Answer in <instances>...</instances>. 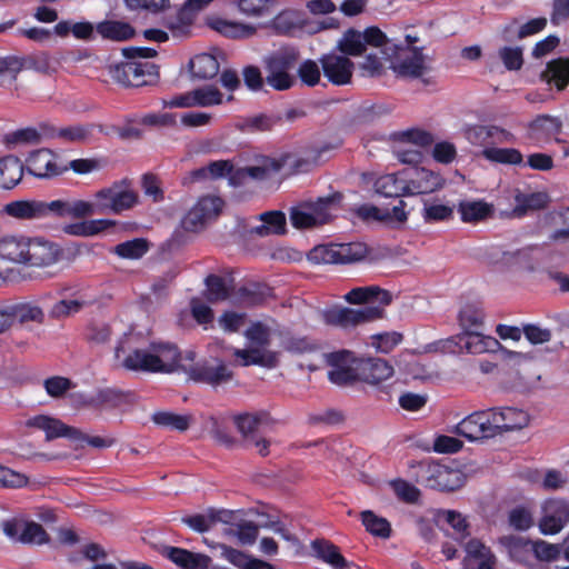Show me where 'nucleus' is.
I'll list each match as a JSON object with an SVG mask.
<instances>
[{
  "label": "nucleus",
  "instance_id": "nucleus-58",
  "mask_svg": "<svg viewBox=\"0 0 569 569\" xmlns=\"http://www.w3.org/2000/svg\"><path fill=\"white\" fill-rule=\"evenodd\" d=\"M390 487L392 488L396 497L406 503H417L420 499L421 492L420 490L405 479H395L390 481Z\"/></svg>",
  "mask_w": 569,
  "mask_h": 569
},
{
  "label": "nucleus",
  "instance_id": "nucleus-17",
  "mask_svg": "<svg viewBox=\"0 0 569 569\" xmlns=\"http://www.w3.org/2000/svg\"><path fill=\"white\" fill-rule=\"evenodd\" d=\"M358 379L369 385H379L380 382L393 376V367L381 358H361L356 361Z\"/></svg>",
  "mask_w": 569,
  "mask_h": 569
},
{
  "label": "nucleus",
  "instance_id": "nucleus-5",
  "mask_svg": "<svg viewBox=\"0 0 569 569\" xmlns=\"http://www.w3.org/2000/svg\"><path fill=\"white\" fill-rule=\"evenodd\" d=\"M299 59V52L295 49H286L273 52L264 60L267 71L266 82L277 91H284L293 87L296 80L292 70Z\"/></svg>",
  "mask_w": 569,
  "mask_h": 569
},
{
  "label": "nucleus",
  "instance_id": "nucleus-40",
  "mask_svg": "<svg viewBox=\"0 0 569 569\" xmlns=\"http://www.w3.org/2000/svg\"><path fill=\"white\" fill-rule=\"evenodd\" d=\"M220 64L210 53H200L190 60L191 76L199 80H210L218 76Z\"/></svg>",
  "mask_w": 569,
  "mask_h": 569
},
{
  "label": "nucleus",
  "instance_id": "nucleus-37",
  "mask_svg": "<svg viewBox=\"0 0 569 569\" xmlns=\"http://www.w3.org/2000/svg\"><path fill=\"white\" fill-rule=\"evenodd\" d=\"M261 224L251 229V233L259 237L269 234H284L287 231L286 214L279 210L263 212L259 216Z\"/></svg>",
  "mask_w": 569,
  "mask_h": 569
},
{
  "label": "nucleus",
  "instance_id": "nucleus-12",
  "mask_svg": "<svg viewBox=\"0 0 569 569\" xmlns=\"http://www.w3.org/2000/svg\"><path fill=\"white\" fill-rule=\"evenodd\" d=\"M325 78L333 86L342 87L352 82L355 63L342 54L327 53L319 59Z\"/></svg>",
  "mask_w": 569,
  "mask_h": 569
},
{
  "label": "nucleus",
  "instance_id": "nucleus-26",
  "mask_svg": "<svg viewBox=\"0 0 569 569\" xmlns=\"http://www.w3.org/2000/svg\"><path fill=\"white\" fill-rule=\"evenodd\" d=\"M375 191L385 198H401L409 196L405 169L396 173H388L375 181Z\"/></svg>",
  "mask_w": 569,
  "mask_h": 569
},
{
  "label": "nucleus",
  "instance_id": "nucleus-7",
  "mask_svg": "<svg viewBox=\"0 0 569 569\" xmlns=\"http://www.w3.org/2000/svg\"><path fill=\"white\" fill-rule=\"evenodd\" d=\"M491 408L473 411L458 422L452 432L471 442H479L498 436V425L493 423Z\"/></svg>",
  "mask_w": 569,
  "mask_h": 569
},
{
  "label": "nucleus",
  "instance_id": "nucleus-33",
  "mask_svg": "<svg viewBox=\"0 0 569 569\" xmlns=\"http://www.w3.org/2000/svg\"><path fill=\"white\" fill-rule=\"evenodd\" d=\"M150 347L160 361L158 366H160L161 369H159L158 372L170 373L180 367L181 352L177 345L164 341H152L150 342Z\"/></svg>",
  "mask_w": 569,
  "mask_h": 569
},
{
  "label": "nucleus",
  "instance_id": "nucleus-1",
  "mask_svg": "<svg viewBox=\"0 0 569 569\" xmlns=\"http://www.w3.org/2000/svg\"><path fill=\"white\" fill-rule=\"evenodd\" d=\"M412 468L416 469V481L432 490L442 492L455 491L460 489L466 481L465 473L459 469L430 459L421 460L417 466H412Z\"/></svg>",
  "mask_w": 569,
  "mask_h": 569
},
{
  "label": "nucleus",
  "instance_id": "nucleus-14",
  "mask_svg": "<svg viewBox=\"0 0 569 569\" xmlns=\"http://www.w3.org/2000/svg\"><path fill=\"white\" fill-rule=\"evenodd\" d=\"M562 131V121L559 117L538 114L527 124V136L537 146L556 141L562 142L558 136Z\"/></svg>",
  "mask_w": 569,
  "mask_h": 569
},
{
  "label": "nucleus",
  "instance_id": "nucleus-15",
  "mask_svg": "<svg viewBox=\"0 0 569 569\" xmlns=\"http://www.w3.org/2000/svg\"><path fill=\"white\" fill-rule=\"evenodd\" d=\"M409 196L429 194L440 190L446 180L432 170L413 167L405 169Z\"/></svg>",
  "mask_w": 569,
  "mask_h": 569
},
{
  "label": "nucleus",
  "instance_id": "nucleus-32",
  "mask_svg": "<svg viewBox=\"0 0 569 569\" xmlns=\"http://www.w3.org/2000/svg\"><path fill=\"white\" fill-rule=\"evenodd\" d=\"M233 356L242 367L260 366L272 369L279 363L278 355L274 351L261 350L260 348L236 349Z\"/></svg>",
  "mask_w": 569,
  "mask_h": 569
},
{
  "label": "nucleus",
  "instance_id": "nucleus-51",
  "mask_svg": "<svg viewBox=\"0 0 569 569\" xmlns=\"http://www.w3.org/2000/svg\"><path fill=\"white\" fill-rule=\"evenodd\" d=\"M227 536L237 537L242 545H252L257 540L259 527L248 520H240L232 523V527L224 529Z\"/></svg>",
  "mask_w": 569,
  "mask_h": 569
},
{
  "label": "nucleus",
  "instance_id": "nucleus-35",
  "mask_svg": "<svg viewBox=\"0 0 569 569\" xmlns=\"http://www.w3.org/2000/svg\"><path fill=\"white\" fill-rule=\"evenodd\" d=\"M27 243L28 238L23 236L6 234L0 237V258L24 264Z\"/></svg>",
  "mask_w": 569,
  "mask_h": 569
},
{
  "label": "nucleus",
  "instance_id": "nucleus-9",
  "mask_svg": "<svg viewBox=\"0 0 569 569\" xmlns=\"http://www.w3.org/2000/svg\"><path fill=\"white\" fill-rule=\"evenodd\" d=\"M28 173L38 179H52L67 172L64 162L49 148L33 150L26 159Z\"/></svg>",
  "mask_w": 569,
  "mask_h": 569
},
{
  "label": "nucleus",
  "instance_id": "nucleus-31",
  "mask_svg": "<svg viewBox=\"0 0 569 569\" xmlns=\"http://www.w3.org/2000/svg\"><path fill=\"white\" fill-rule=\"evenodd\" d=\"M541 79L558 91H563L569 86V56L548 61Z\"/></svg>",
  "mask_w": 569,
  "mask_h": 569
},
{
  "label": "nucleus",
  "instance_id": "nucleus-27",
  "mask_svg": "<svg viewBox=\"0 0 569 569\" xmlns=\"http://www.w3.org/2000/svg\"><path fill=\"white\" fill-rule=\"evenodd\" d=\"M96 32L107 41L124 42L134 38V27L122 20L104 19L96 24Z\"/></svg>",
  "mask_w": 569,
  "mask_h": 569
},
{
  "label": "nucleus",
  "instance_id": "nucleus-59",
  "mask_svg": "<svg viewBox=\"0 0 569 569\" xmlns=\"http://www.w3.org/2000/svg\"><path fill=\"white\" fill-rule=\"evenodd\" d=\"M268 290V287L260 284L244 286L239 289L238 297L247 307L260 306L264 302Z\"/></svg>",
  "mask_w": 569,
  "mask_h": 569
},
{
  "label": "nucleus",
  "instance_id": "nucleus-60",
  "mask_svg": "<svg viewBox=\"0 0 569 569\" xmlns=\"http://www.w3.org/2000/svg\"><path fill=\"white\" fill-rule=\"evenodd\" d=\"M498 58L508 71H518L523 66V51L520 47H501L498 50Z\"/></svg>",
  "mask_w": 569,
  "mask_h": 569
},
{
  "label": "nucleus",
  "instance_id": "nucleus-49",
  "mask_svg": "<svg viewBox=\"0 0 569 569\" xmlns=\"http://www.w3.org/2000/svg\"><path fill=\"white\" fill-rule=\"evenodd\" d=\"M207 288V299L210 302L224 301L230 297L231 287L227 283L226 279L218 274H209L204 279Z\"/></svg>",
  "mask_w": 569,
  "mask_h": 569
},
{
  "label": "nucleus",
  "instance_id": "nucleus-20",
  "mask_svg": "<svg viewBox=\"0 0 569 569\" xmlns=\"http://www.w3.org/2000/svg\"><path fill=\"white\" fill-rule=\"evenodd\" d=\"M466 556L462 569H496L497 558L492 550L477 538L470 539L465 547Z\"/></svg>",
  "mask_w": 569,
  "mask_h": 569
},
{
  "label": "nucleus",
  "instance_id": "nucleus-47",
  "mask_svg": "<svg viewBox=\"0 0 569 569\" xmlns=\"http://www.w3.org/2000/svg\"><path fill=\"white\" fill-rule=\"evenodd\" d=\"M485 312L479 303L469 302L459 311V325L465 330L480 329L483 325Z\"/></svg>",
  "mask_w": 569,
  "mask_h": 569
},
{
  "label": "nucleus",
  "instance_id": "nucleus-52",
  "mask_svg": "<svg viewBox=\"0 0 569 569\" xmlns=\"http://www.w3.org/2000/svg\"><path fill=\"white\" fill-rule=\"evenodd\" d=\"M149 250V242L143 238H136L116 246L114 252L124 259H139Z\"/></svg>",
  "mask_w": 569,
  "mask_h": 569
},
{
  "label": "nucleus",
  "instance_id": "nucleus-41",
  "mask_svg": "<svg viewBox=\"0 0 569 569\" xmlns=\"http://www.w3.org/2000/svg\"><path fill=\"white\" fill-rule=\"evenodd\" d=\"M111 337V326L101 319L90 320L83 329V339L91 347L104 346Z\"/></svg>",
  "mask_w": 569,
  "mask_h": 569
},
{
  "label": "nucleus",
  "instance_id": "nucleus-6",
  "mask_svg": "<svg viewBox=\"0 0 569 569\" xmlns=\"http://www.w3.org/2000/svg\"><path fill=\"white\" fill-rule=\"evenodd\" d=\"M367 254V248L360 242L319 244L308 253L313 263H350Z\"/></svg>",
  "mask_w": 569,
  "mask_h": 569
},
{
  "label": "nucleus",
  "instance_id": "nucleus-13",
  "mask_svg": "<svg viewBox=\"0 0 569 569\" xmlns=\"http://www.w3.org/2000/svg\"><path fill=\"white\" fill-rule=\"evenodd\" d=\"M61 248L43 238H28L24 264L30 267H49L61 259Z\"/></svg>",
  "mask_w": 569,
  "mask_h": 569
},
{
  "label": "nucleus",
  "instance_id": "nucleus-28",
  "mask_svg": "<svg viewBox=\"0 0 569 569\" xmlns=\"http://www.w3.org/2000/svg\"><path fill=\"white\" fill-rule=\"evenodd\" d=\"M10 328L13 327L14 322L21 326L29 322L42 325L46 316L43 310L36 303L32 302H18L6 306Z\"/></svg>",
  "mask_w": 569,
  "mask_h": 569
},
{
  "label": "nucleus",
  "instance_id": "nucleus-42",
  "mask_svg": "<svg viewBox=\"0 0 569 569\" xmlns=\"http://www.w3.org/2000/svg\"><path fill=\"white\" fill-rule=\"evenodd\" d=\"M116 226V221L109 219H96L71 223L64 227V232L78 237H92Z\"/></svg>",
  "mask_w": 569,
  "mask_h": 569
},
{
  "label": "nucleus",
  "instance_id": "nucleus-56",
  "mask_svg": "<svg viewBox=\"0 0 569 569\" xmlns=\"http://www.w3.org/2000/svg\"><path fill=\"white\" fill-rule=\"evenodd\" d=\"M194 107H212L223 102V94L216 86H204L193 90Z\"/></svg>",
  "mask_w": 569,
  "mask_h": 569
},
{
  "label": "nucleus",
  "instance_id": "nucleus-18",
  "mask_svg": "<svg viewBox=\"0 0 569 569\" xmlns=\"http://www.w3.org/2000/svg\"><path fill=\"white\" fill-rule=\"evenodd\" d=\"M27 426L44 431L48 441L62 437L73 441L77 437L82 436V431L78 428L70 427L57 418L44 415L30 418Z\"/></svg>",
  "mask_w": 569,
  "mask_h": 569
},
{
  "label": "nucleus",
  "instance_id": "nucleus-62",
  "mask_svg": "<svg viewBox=\"0 0 569 569\" xmlns=\"http://www.w3.org/2000/svg\"><path fill=\"white\" fill-rule=\"evenodd\" d=\"M537 249L538 246H528L512 252H503V260L519 264L527 270H533L536 259L532 253Z\"/></svg>",
  "mask_w": 569,
  "mask_h": 569
},
{
  "label": "nucleus",
  "instance_id": "nucleus-3",
  "mask_svg": "<svg viewBox=\"0 0 569 569\" xmlns=\"http://www.w3.org/2000/svg\"><path fill=\"white\" fill-rule=\"evenodd\" d=\"M93 198L98 207V214H119L132 209L138 203V193L131 188V181L128 178L98 190Z\"/></svg>",
  "mask_w": 569,
  "mask_h": 569
},
{
  "label": "nucleus",
  "instance_id": "nucleus-34",
  "mask_svg": "<svg viewBox=\"0 0 569 569\" xmlns=\"http://www.w3.org/2000/svg\"><path fill=\"white\" fill-rule=\"evenodd\" d=\"M282 120L283 117L279 113H258L241 119L237 128L243 133L266 132L281 124Z\"/></svg>",
  "mask_w": 569,
  "mask_h": 569
},
{
  "label": "nucleus",
  "instance_id": "nucleus-57",
  "mask_svg": "<svg viewBox=\"0 0 569 569\" xmlns=\"http://www.w3.org/2000/svg\"><path fill=\"white\" fill-rule=\"evenodd\" d=\"M321 70L317 61L306 59L299 64L297 76L302 84L313 88L320 83Z\"/></svg>",
  "mask_w": 569,
  "mask_h": 569
},
{
  "label": "nucleus",
  "instance_id": "nucleus-46",
  "mask_svg": "<svg viewBox=\"0 0 569 569\" xmlns=\"http://www.w3.org/2000/svg\"><path fill=\"white\" fill-rule=\"evenodd\" d=\"M482 156L488 161L500 164L517 166L523 161L522 153L516 148L487 147L482 150Z\"/></svg>",
  "mask_w": 569,
  "mask_h": 569
},
{
  "label": "nucleus",
  "instance_id": "nucleus-29",
  "mask_svg": "<svg viewBox=\"0 0 569 569\" xmlns=\"http://www.w3.org/2000/svg\"><path fill=\"white\" fill-rule=\"evenodd\" d=\"M271 422L272 418L267 411L243 413L234 417V425L247 442L254 440L261 427L269 426Z\"/></svg>",
  "mask_w": 569,
  "mask_h": 569
},
{
  "label": "nucleus",
  "instance_id": "nucleus-63",
  "mask_svg": "<svg viewBox=\"0 0 569 569\" xmlns=\"http://www.w3.org/2000/svg\"><path fill=\"white\" fill-rule=\"evenodd\" d=\"M94 396V410L104 407L116 408L123 401V393L112 388L98 389Z\"/></svg>",
  "mask_w": 569,
  "mask_h": 569
},
{
  "label": "nucleus",
  "instance_id": "nucleus-39",
  "mask_svg": "<svg viewBox=\"0 0 569 569\" xmlns=\"http://www.w3.org/2000/svg\"><path fill=\"white\" fill-rule=\"evenodd\" d=\"M41 200H17L4 206L3 211L17 219L31 220L43 218Z\"/></svg>",
  "mask_w": 569,
  "mask_h": 569
},
{
  "label": "nucleus",
  "instance_id": "nucleus-64",
  "mask_svg": "<svg viewBox=\"0 0 569 569\" xmlns=\"http://www.w3.org/2000/svg\"><path fill=\"white\" fill-rule=\"evenodd\" d=\"M246 338L258 348L269 346L271 340L270 329L261 321H256L244 331Z\"/></svg>",
  "mask_w": 569,
  "mask_h": 569
},
{
  "label": "nucleus",
  "instance_id": "nucleus-55",
  "mask_svg": "<svg viewBox=\"0 0 569 569\" xmlns=\"http://www.w3.org/2000/svg\"><path fill=\"white\" fill-rule=\"evenodd\" d=\"M423 221L427 223L448 221L453 218V208L442 203L423 202L421 212Z\"/></svg>",
  "mask_w": 569,
  "mask_h": 569
},
{
  "label": "nucleus",
  "instance_id": "nucleus-22",
  "mask_svg": "<svg viewBox=\"0 0 569 569\" xmlns=\"http://www.w3.org/2000/svg\"><path fill=\"white\" fill-rule=\"evenodd\" d=\"M493 423L498 425V436L527 427L530 417L527 411L515 407H493Z\"/></svg>",
  "mask_w": 569,
  "mask_h": 569
},
{
  "label": "nucleus",
  "instance_id": "nucleus-50",
  "mask_svg": "<svg viewBox=\"0 0 569 569\" xmlns=\"http://www.w3.org/2000/svg\"><path fill=\"white\" fill-rule=\"evenodd\" d=\"M152 421L160 427L171 430L186 431L190 426V417L170 411H157L152 415Z\"/></svg>",
  "mask_w": 569,
  "mask_h": 569
},
{
  "label": "nucleus",
  "instance_id": "nucleus-4",
  "mask_svg": "<svg viewBox=\"0 0 569 569\" xmlns=\"http://www.w3.org/2000/svg\"><path fill=\"white\" fill-rule=\"evenodd\" d=\"M386 310L382 307H363L352 309L348 307L333 306L321 312L322 321L330 327L342 330H351L358 326L373 322L385 318Z\"/></svg>",
  "mask_w": 569,
  "mask_h": 569
},
{
  "label": "nucleus",
  "instance_id": "nucleus-10",
  "mask_svg": "<svg viewBox=\"0 0 569 569\" xmlns=\"http://www.w3.org/2000/svg\"><path fill=\"white\" fill-rule=\"evenodd\" d=\"M569 522V500L563 498L546 499L541 506L539 529L543 535H556Z\"/></svg>",
  "mask_w": 569,
  "mask_h": 569
},
{
  "label": "nucleus",
  "instance_id": "nucleus-30",
  "mask_svg": "<svg viewBox=\"0 0 569 569\" xmlns=\"http://www.w3.org/2000/svg\"><path fill=\"white\" fill-rule=\"evenodd\" d=\"M343 199L341 192L336 191L316 200L305 201V208L310 209L319 226L328 223L332 218V210L338 208Z\"/></svg>",
  "mask_w": 569,
  "mask_h": 569
},
{
  "label": "nucleus",
  "instance_id": "nucleus-2",
  "mask_svg": "<svg viewBox=\"0 0 569 569\" xmlns=\"http://www.w3.org/2000/svg\"><path fill=\"white\" fill-rule=\"evenodd\" d=\"M110 78L124 88L156 86L160 80L159 66L149 61L130 60L110 64Z\"/></svg>",
  "mask_w": 569,
  "mask_h": 569
},
{
  "label": "nucleus",
  "instance_id": "nucleus-21",
  "mask_svg": "<svg viewBox=\"0 0 569 569\" xmlns=\"http://www.w3.org/2000/svg\"><path fill=\"white\" fill-rule=\"evenodd\" d=\"M234 513L227 510L208 508L206 513H193L183 516L181 522L198 533L209 531L218 522L232 523Z\"/></svg>",
  "mask_w": 569,
  "mask_h": 569
},
{
  "label": "nucleus",
  "instance_id": "nucleus-38",
  "mask_svg": "<svg viewBox=\"0 0 569 569\" xmlns=\"http://www.w3.org/2000/svg\"><path fill=\"white\" fill-rule=\"evenodd\" d=\"M458 211L463 222L477 223L491 217L493 214V207L483 200H463L459 202Z\"/></svg>",
  "mask_w": 569,
  "mask_h": 569
},
{
  "label": "nucleus",
  "instance_id": "nucleus-25",
  "mask_svg": "<svg viewBox=\"0 0 569 569\" xmlns=\"http://www.w3.org/2000/svg\"><path fill=\"white\" fill-rule=\"evenodd\" d=\"M315 557L330 566L332 569H350L352 562L348 561L338 546L328 539H315L311 542Z\"/></svg>",
  "mask_w": 569,
  "mask_h": 569
},
{
  "label": "nucleus",
  "instance_id": "nucleus-19",
  "mask_svg": "<svg viewBox=\"0 0 569 569\" xmlns=\"http://www.w3.org/2000/svg\"><path fill=\"white\" fill-rule=\"evenodd\" d=\"M160 555L180 569H209L211 558L208 555L193 552L184 548L163 546Z\"/></svg>",
  "mask_w": 569,
  "mask_h": 569
},
{
  "label": "nucleus",
  "instance_id": "nucleus-43",
  "mask_svg": "<svg viewBox=\"0 0 569 569\" xmlns=\"http://www.w3.org/2000/svg\"><path fill=\"white\" fill-rule=\"evenodd\" d=\"M337 49L348 58L362 56L367 50L362 42L361 31L355 28L347 29L339 39Z\"/></svg>",
  "mask_w": 569,
  "mask_h": 569
},
{
  "label": "nucleus",
  "instance_id": "nucleus-61",
  "mask_svg": "<svg viewBox=\"0 0 569 569\" xmlns=\"http://www.w3.org/2000/svg\"><path fill=\"white\" fill-rule=\"evenodd\" d=\"M290 222L296 229L319 227L310 209L305 208V201L290 209Z\"/></svg>",
  "mask_w": 569,
  "mask_h": 569
},
{
  "label": "nucleus",
  "instance_id": "nucleus-44",
  "mask_svg": "<svg viewBox=\"0 0 569 569\" xmlns=\"http://www.w3.org/2000/svg\"><path fill=\"white\" fill-rule=\"evenodd\" d=\"M288 159L289 154H282L279 159L264 157L260 164L246 167V172L249 178L263 180L271 173L280 171Z\"/></svg>",
  "mask_w": 569,
  "mask_h": 569
},
{
  "label": "nucleus",
  "instance_id": "nucleus-45",
  "mask_svg": "<svg viewBox=\"0 0 569 569\" xmlns=\"http://www.w3.org/2000/svg\"><path fill=\"white\" fill-rule=\"evenodd\" d=\"M426 70L425 59L419 50H415L411 56L403 58L393 66V71L400 77L419 78Z\"/></svg>",
  "mask_w": 569,
  "mask_h": 569
},
{
  "label": "nucleus",
  "instance_id": "nucleus-54",
  "mask_svg": "<svg viewBox=\"0 0 569 569\" xmlns=\"http://www.w3.org/2000/svg\"><path fill=\"white\" fill-rule=\"evenodd\" d=\"M196 12L192 7H188V2L186 1L178 10L174 21L168 24L174 36H187L189 33Z\"/></svg>",
  "mask_w": 569,
  "mask_h": 569
},
{
  "label": "nucleus",
  "instance_id": "nucleus-23",
  "mask_svg": "<svg viewBox=\"0 0 569 569\" xmlns=\"http://www.w3.org/2000/svg\"><path fill=\"white\" fill-rule=\"evenodd\" d=\"M345 300L350 305H369L377 302L375 307L385 308L392 302V295L390 291L380 288L379 286H366L352 288L345 295Z\"/></svg>",
  "mask_w": 569,
  "mask_h": 569
},
{
  "label": "nucleus",
  "instance_id": "nucleus-53",
  "mask_svg": "<svg viewBox=\"0 0 569 569\" xmlns=\"http://www.w3.org/2000/svg\"><path fill=\"white\" fill-rule=\"evenodd\" d=\"M387 59V53L370 52L365 56L363 60L359 63V70L362 77L379 78L385 72L383 60Z\"/></svg>",
  "mask_w": 569,
  "mask_h": 569
},
{
  "label": "nucleus",
  "instance_id": "nucleus-48",
  "mask_svg": "<svg viewBox=\"0 0 569 569\" xmlns=\"http://www.w3.org/2000/svg\"><path fill=\"white\" fill-rule=\"evenodd\" d=\"M361 522L366 530L372 536L387 539L391 535L390 522L382 517L377 516L371 510H365L360 513Z\"/></svg>",
  "mask_w": 569,
  "mask_h": 569
},
{
  "label": "nucleus",
  "instance_id": "nucleus-16",
  "mask_svg": "<svg viewBox=\"0 0 569 569\" xmlns=\"http://www.w3.org/2000/svg\"><path fill=\"white\" fill-rule=\"evenodd\" d=\"M189 377L196 382L218 387L228 383L233 378V373L223 361L218 360L216 365L209 362L194 365L190 368Z\"/></svg>",
  "mask_w": 569,
  "mask_h": 569
},
{
  "label": "nucleus",
  "instance_id": "nucleus-24",
  "mask_svg": "<svg viewBox=\"0 0 569 569\" xmlns=\"http://www.w3.org/2000/svg\"><path fill=\"white\" fill-rule=\"evenodd\" d=\"M160 361L154 356L152 348H134L122 360V367L129 371L157 373Z\"/></svg>",
  "mask_w": 569,
  "mask_h": 569
},
{
  "label": "nucleus",
  "instance_id": "nucleus-11",
  "mask_svg": "<svg viewBox=\"0 0 569 569\" xmlns=\"http://www.w3.org/2000/svg\"><path fill=\"white\" fill-rule=\"evenodd\" d=\"M2 529L4 535L14 542L43 545L49 541L44 528L34 521L6 520L2 522Z\"/></svg>",
  "mask_w": 569,
  "mask_h": 569
},
{
  "label": "nucleus",
  "instance_id": "nucleus-8",
  "mask_svg": "<svg viewBox=\"0 0 569 569\" xmlns=\"http://www.w3.org/2000/svg\"><path fill=\"white\" fill-rule=\"evenodd\" d=\"M479 329L465 330L443 343V348L450 352H467L471 355H480L489 351H495L499 341L490 336H483L478 331Z\"/></svg>",
  "mask_w": 569,
  "mask_h": 569
},
{
  "label": "nucleus",
  "instance_id": "nucleus-36",
  "mask_svg": "<svg viewBox=\"0 0 569 569\" xmlns=\"http://www.w3.org/2000/svg\"><path fill=\"white\" fill-rule=\"evenodd\" d=\"M24 166L16 156H6L0 159V187L10 190L22 179Z\"/></svg>",
  "mask_w": 569,
  "mask_h": 569
}]
</instances>
